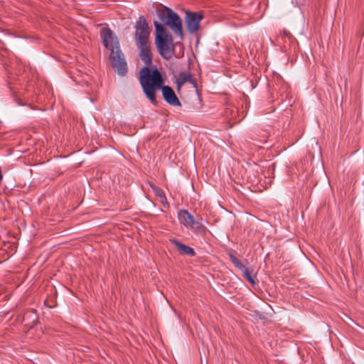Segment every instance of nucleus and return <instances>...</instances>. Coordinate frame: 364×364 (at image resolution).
Returning a JSON list of instances; mask_svg holds the SVG:
<instances>
[{"mask_svg":"<svg viewBox=\"0 0 364 364\" xmlns=\"http://www.w3.org/2000/svg\"><path fill=\"white\" fill-rule=\"evenodd\" d=\"M100 37L103 46L110 50L112 66L119 75H124L127 72V64L117 36L109 28L103 27L100 31Z\"/></svg>","mask_w":364,"mask_h":364,"instance_id":"nucleus-2","label":"nucleus"},{"mask_svg":"<svg viewBox=\"0 0 364 364\" xmlns=\"http://www.w3.org/2000/svg\"><path fill=\"white\" fill-rule=\"evenodd\" d=\"M154 25L156 30L155 44L160 55L166 59H171L175 53V44L173 36L168 33L164 26L154 21Z\"/></svg>","mask_w":364,"mask_h":364,"instance_id":"nucleus-3","label":"nucleus"},{"mask_svg":"<svg viewBox=\"0 0 364 364\" xmlns=\"http://www.w3.org/2000/svg\"><path fill=\"white\" fill-rule=\"evenodd\" d=\"M154 190H155V193H156V196L160 197L161 199H166L165 194L162 190H161L159 188H155Z\"/></svg>","mask_w":364,"mask_h":364,"instance_id":"nucleus-15","label":"nucleus"},{"mask_svg":"<svg viewBox=\"0 0 364 364\" xmlns=\"http://www.w3.org/2000/svg\"><path fill=\"white\" fill-rule=\"evenodd\" d=\"M139 50V57L146 64L145 67L149 68L152 64V53L149 41L141 43H136Z\"/></svg>","mask_w":364,"mask_h":364,"instance_id":"nucleus-8","label":"nucleus"},{"mask_svg":"<svg viewBox=\"0 0 364 364\" xmlns=\"http://www.w3.org/2000/svg\"><path fill=\"white\" fill-rule=\"evenodd\" d=\"M171 242L174 245L177 250L181 254L188 256H194L196 255V252L192 247L181 243L178 240L173 239L171 240Z\"/></svg>","mask_w":364,"mask_h":364,"instance_id":"nucleus-10","label":"nucleus"},{"mask_svg":"<svg viewBox=\"0 0 364 364\" xmlns=\"http://www.w3.org/2000/svg\"><path fill=\"white\" fill-rule=\"evenodd\" d=\"M178 218L179 222L186 227H191L195 220L194 217L188 210L183 209L178 211Z\"/></svg>","mask_w":364,"mask_h":364,"instance_id":"nucleus-9","label":"nucleus"},{"mask_svg":"<svg viewBox=\"0 0 364 364\" xmlns=\"http://www.w3.org/2000/svg\"><path fill=\"white\" fill-rule=\"evenodd\" d=\"M229 257L232 263L235 265L236 268L240 269V271L242 269H245V266L241 262L240 259H238L235 256L232 254L229 255Z\"/></svg>","mask_w":364,"mask_h":364,"instance_id":"nucleus-13","label":"nucleus"},{"mask_svg":"<svg viewBox=\"0 0 364 364\" xmlns=\"http://www.w3.org/2000/svg\"><path fill=\"white\" fill-rule=\"evenodd\" d=\"M241 272H242V276L248 282H250L252 284H255V279L253 278V277L252 276L251 273L250 272V271L248 270V269L246 267H245V269H242L241 270Z\"/></svg>","mask_w":364,"mask_h":364,"instance_id":"nucleus-14","label":"nucleus"},{"mask_svg":"<svg viewBox=\"0 0 364 364\" xmlns=\"http://www.w3.org/2000/svg\"><path fill=\"white\" fill-rule=\"evenodd\" d=\"M134 40L136 43L149 41L150 31L144 16H140L134 24Z\"/></svg>","mask_w":364,"mask_h":364,"instance_id":"nucleus-5","label":"nucleus"},{"mask_svg":"<svg viewBox=\"0 0 364 364\" xmlns=\"http://www.w3.org/2000/svg\"><path fill=\"white\" fill-rule=\"evenodd\" d=\"M187 82L195 84L191 75L189 73L180 72L178 77L176 80L177 88L179 90L181 87Z\"/></svg>","mask_w":364,"mask_h":364,"instance_id":"nucleus-11","label":"nucleus"},{"mask_svg":"<svg viewBox=\"0 0 364 364\" xmlns=\"http://www.w3.org/2000/svg\"><path fill=\"white\" fill-rule=\"evenodd\" d=\"M192 230H193L196 232L200 234V235H205L207 228L205 225H203L199 221H197L194 220L193 224L190 227Z\"/></svg>","mask_w":364,"mask_h":364,"instance_id":"nucleus-12","label":"nucleus"},{"mask_svg":"<svg viewBox=\"0 0 364 364\" xmlns=\"http://www.w3.org/2000/svg\"><path fill=\"white\" fill-rule=\"evenodd\" d=\"M156 14L163 26H168L181 40L183 38L182 21L178 14L170 8L163 6L156 10Z\"/></svg>","mask_w":364,"mask_h":364,"instance_id":"nucleus-4","label":"nucleus"},{"mask_svg":"<svg viewBox=\"0 0 364 364\" xmlns=\"http://www.w3.org/2000/svg\"><path fill=\"white\" fill-rule=\"evenodd\" d=\"M17 322L23 324L25 326L33 328L38 321V316L35 309L26 310L23 314H19L16 318Z\"/></svg>","mask_w":364,"mask_h":364,"instance_id":"nucleus-7","label":"nucleus"},{"mask_svg":"<svg viewBox=\"0 0 364 364\" xmlns=\"http://www.w3.org/2000/svg\"><path fill=\"white\" fill-rule=\"evenodd\" d=\"M203 18V14L202 12L186 11L185 23L188 31L191 34L196 33L199 29L200 22Z\"/></svg>","mask_w":364,"mask_h":364,"instance_id":"nucleus-6","label":"nucleus"},{"mask_svg":"<svg viewBox=\"0 0 364 364\" xmlns=\"http://www.w3.org/2000/svg\"><path fill=\"white\" fill-rule=\"evenodd\" d=\"M139 82L146 97L154 105H157L156 91L161 90L164 100L172 106H181L173 90L168 85H164V79L160 71L155 68L151 70L149 68L144 67L139 73Z\"/></svg>","mask_w":364,"mask_h":364,"instance_id":"nucleus-1","label":"nucleus"}]
</instances>
